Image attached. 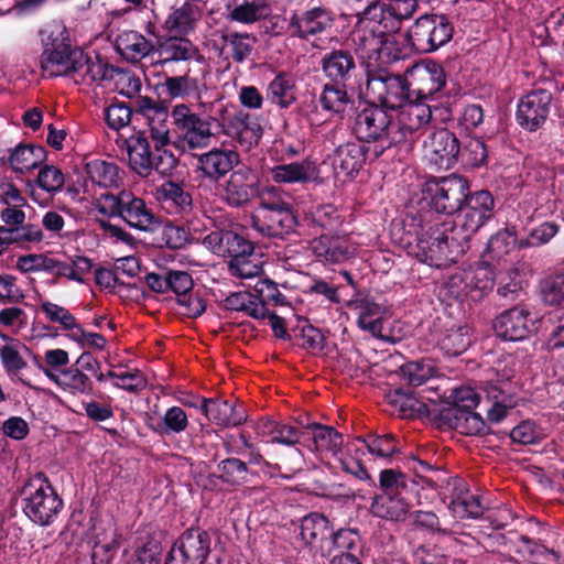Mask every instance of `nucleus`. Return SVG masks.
Returning a JSON list of instances; mask_svg holds the SVG:
<instances>
[{
  "mask_svg": "<svg viewBox=\"0 0 564 564\" xmlns=\"http://www.w3.org/2000/svg\"><path fill=\"white\" fill-rule=\"evenodd\" d=\"M495 199L488 191H477L464 202L457 220L434 216L431 212L409 216L416 241V258L431 267L442 268L457 262L469 249L473 236L492 216Z\"/></svg>",
  "mask_w": 564,
  "mask_h": 564,
  "instance_id": "f257e3e1",
  "label": "nucleus"
},
{
  "mask_svg": "<svg viewBox=\"0 0 564 564\" xmlns=\"http://www.w3.org/2000/svg\"><path fill=\"white\" fill-rule=\"evenodd\" d=\"M393 25L386 26L372 20L360 21L351 33L356 54L367 63V69L390 65L401 57L393 40Z\"/></svg>",
  "mask_w": 564,
  "mask_h": 564,
  "instance_id": "f03ea898",
  "label": "nucleus"
},
{
  "mask_svg": "<svg viewBox=\"0 0 564 564\" xmlns=\"http://www.w3.org/2000/svg\"><path fill=\"white\" fill-rule=\"evenodd\" d=\"M394 123L388 112L379 106H371L357 113L352 131L362 143H373V159L384 151L400 145V135H395Z\"/></svg>",
  "mask_w": 564,
  "mask_h": 564,
  "instance_id": "7ed1b4c3",
  "label": "nucleus"
},
{
  "mask_svg": "<svg viewBox=\"0 0 564 564\" xmlns=\"http://www.w3.org/2000/svg\"><path fill=\"white\" fill-rule=\"evenodd\" d=\"M20 494L25 516L39 525L52 524L63 508L62 498L43 473L28 479Z\"/></svg>",
  "mask_w": 564,
  "mask_h": 564,
  "instance_id": "20e7f679",
  "label": "nucleus"
},
{
  "mask_svg": "<svg viewBox=\"0 0 564 564\" xmlns=\"http://www.w3.org/2000/svg\"><path fill=\"white\" fill-rule=\"evenodd\" d=\"M494 371L498 381H487L482 386V392L486 400L491 403V406L487 409V420L491 423H499L517 404L514 388L510 382L516 375V359L511 355L501 357L497 360Z\"/></svg>",
  "mask_w": 564,
  "mask_h": 564,
  "instance_id": "39448f33",
  "label": "nucleus"
},
{
  "mask_svg": "<svg viewBox=\"0 0 564 564\" xmlns=\"http://www.w3.org/2000/svg\"><path fill=\"white\" fill-rule=\"evenodd\" d=\"M297 218L292 204L281 197L263 196L251 216V226L263 237L280 238L294 231Z\"/></svg>",
  "mask_w": 564,
  "mask_h": 564,
  "instance_id": "423d86ee",
  "label": "nucleus"
},
{
  "mask_svg": "<svg viewBox=\"0 0 564 564\" xmlns=\"http://www.w3.org/2000/svg\"><path fill=\"white\" fill-rule=\"evenodd\" d=\"M468 192V181L460 175L451 174L427 180L422 187V198L434 212L454 215L462 209Z\"/></svg>",
  "mask_w": 564,
  "mask_h": 564,
  "instance_id": "0eeeda50",
  "label": "nucleus"
},
{
  "mask_svg": "<svg viewBox=\"0 0 564 564\" xmlns=\"http://www.w3.org/2000/svg\"><path fill=\"white\" fill-rule=\"evenodd\" d=\"M97 209L109 217H121L129 226L139 230H152L155 224L154 215L144 200L128 191H121L117 195L101 193L97 199Z\"/></svg>",
  "mask_w": 564,
  "mask_h": 564,
  "instance_id": "6e6552de",
  "label": "nucleus"
},
{
  "mask_svg": "<svg viewBox=\"0 0 564 564\" xmlns=\"http://www.w3.org/2000/svg\"><path fill=\"white\" fill-rule=\"evenodd\" d=\"M366 95L382 109L402 107L410 100L405 73L392 74L384 66L367 69Z\"/></svg>",
  "mask_w": 564,
  "mask_h": 564,
  "instance_id": "1a4fd4ad",
  "label": "nucleus"
},
{
  "mask_svg": "<svg viewBox=\"0 0 564 564\" xmlns=\"http://www.w3.org/2000/svg\"><path fill=\"white\" fill-rule=\"evenodd\" d=\"M453 36V26L444 15L424 14L406 32L410 46L419 53H431Z\"/></svg>",
  "mask_w": 564,
  "mask_h": 564,
  "instance_id": "9d476101",
  "label": "nucleus"
},
{
  "mask_svg": "<svg viewBox=\"0 0 564 564\" xmlns=\"http://www.w3.org/2000/svg\"><path fill=\"white\" fill-rule=\"evenodd\" d=\"M218 127L223 134L247 152L259 144L263 134L260 117L242 109L227 112L226 108H223Z\"/></svg>",
  "mask_w": 564,
  "mask_h": 564,
  "instance_id": "9b49d317",
  "label": "nucleus"
},
{
  "mask_svg": "<svg viewBox=\"0 0 564 564\" xmlns=\"http://www.w3.org/2000/svg\"><path fill=\"white\" fill-rule=\"evenodd\" d=\"M410 100L427 102L441 93L447 82L444 67L436 62H421L405 70Z\"/></svg>",
  "mask_w": 564,
  "mask_h": 564,
  "instance_id": "f8f14e48",
  "label": "nucleus"
},
{
  "mask_svg": "<svg viewBox=\"0 0 564 564\" xmlns=\"http://www.w3.org/2000/svg\"><path fill=\"white\" fill-rule=\"evenodd\" d=\"M171 117L180 132L182 141L186 143L189 149L208 147L214 137L212 123H218L219 121V119L213 116L202 118L199 115L192 112L185 105H176L171 112Z\"/></svg>",
  "mask_w": 564,
  "mask_h": 564,
  "instance_id": "ddd939ff",
  "label": "nucleus"
},
{
  "mask_svg": "<svg viewBox=\"0 0 564 564\" xmlns=\"http://www.w3.org/2000/svg\"><path fill=\"white\" fill-rule=\"evenodd\" d=\"M212 539L199 529L185 530L167 553L165 564H205L210 553Z\"/></svg>",
  "mask_w": 564,
  "mask_h": 564,
  "instance_id": "4468645a",
  "label": "nucleus"
},
{
  "mask_svg": "<svg viewBox=\"0 0 564 564\" xmlns=\"http://www.w3.org/2000/svg\"><path fill=\"white\" fill-rule=\"evenodd\" d=\"M82 52L83 50L73 47L65 39L55 37L44 44L41 68L50 77L67 76L73 79Z\"/></svg>",
  "mask_w": 564,
  "mask_h": 564,
  "instance_id": "2eb2a0df",
  "label": "nucleus"
},
{
  "mask_svg": "<svg viewBox=\"0 0 564 564\" xmlns=\"http://www.w3.org/2000/svg\"><path fill=\"white\" fill-rule=\"evenodd\" d=\"M259 194V178L248 167L232 171L221 184V199L232 208H245Z\"/></svg>",
  "mask_w": 564,
  "mask_h": 564,
  "instance_id": "dca6fc26",
  "label": "nucleus"
},
{
  "mask_svg": "<svg viewBox=\"0 0 564 564\" xmlns=\"http://www.w3.org/2000/svg\"><path fill=\"white\" fill-rule=\"evenodd\" d=\"M552 100L553 96L546 89L538 88L527 93L518 102V123L529 131L539 129L550 115Z\"/></svg>",
  "mask_w": 564,
  "mask_h": 564,
  "instance_id": "f3484780",
  "label": "nucleus"
},
{
  "mask_svg": "<svg viewBox=\"0 0 564 564\" xmlns=\"http://www.w3.org/2000/svg\"><path fill=\"white\" fill-rule=\"evenodd\" d=\"M398 122L394 123L395 135H400V145L410 144L414 133L427 126L432 119V110L427 102L406 99L402 107L397 108Z\"/></svg>",
  "mask_w": 564,
  "mask_h": 564,
  "instance_id": "a211bd4d",
  "label": "nucleus"
},
{
  "mask_svg": "<svg viewBox=\"0 0 564 564\" xmlns=\"http://www.w3.org/2000/svg\"><path fill=\"white\" fill-rule=\"evenodd\" d=\"M203 243L214 253L229 257L234 265L238 260L247 259L253 253V243L231 230H215L204 237Z\"/></svg>",
  "mask_w": 564,
  "mask_h": 564,
  "instance_id": "6ab92c4d",
  "label": "nucleus"
},
{
  "mask_svg": "<svg viewBox=\"0 0 564 564\" xmlns=\"http://www.w3.org/2000/svg\"><path fill=\"white\" fill-rule=\"evenodd\" d=\"M425 155L438 169H451L458 161L459 140L449 130L433 131L424 141Z\"/></svg>",
  "mask_w": 564,
  "mask_h": 564,
  "instance_id": "aec40b11",
  "label": "nucleus"
},
{
  "mask_svg": "<svg viewBox=\"0 0 564 564\" xmlns=\"http://www.w3.org/2000/svg\"><path fill=\"white\" fill-rule=\"evenodd\" d=\"M534 328V317L524 306H514L502 312L494 323L498 337L518 341L525 339Z\"/></svg>",
  "mask_w": 564,
  "mask_h": 564,
  "instance_id": "412c9836",
  "label": "nucleus"
},
{
  "mask_svg": "<svg viewBox=\"0 0 564 564\" xmlns=\"http://www.w3.org/2000/svg\"><path fill=\"white\" fill-rule=\"evenodd\" d=\"M300 535L305 545L315 554L329 555V539L333 535L332 522L323 513L312 512L301 520Z\"/></svg>",
  "mask_w": 564,
  "mask_h": 564,
  "instance_id": "4be33fe9",
  "label": "nucleus"
},
{
  "mask_svg": "<svg viewBox=\"0 0 564 564\" xmlns=\"http://www.w3.org/2000/svg\"><path fill=\"white\" fill-rule=\"evenodd\" d=\"M312 252L327 263H341L356 252V246L347 235L322 234L311 242Z\"/></svg>",
  "mask_w": 564,
  "mask_h": 564,
  "instance_id": "5701e85b",
  "label": "nucleus"
},
{
  "mask_svg": "<svg viewBox=\"0 0 564 564\" xmlns=\"http://www.w3.org/2000/svg\"><path fill=\"white\" fill-rule=\"evenodd\" d=\"M372 149L359 141L339 145L333 158V169L337 176H349L357 173L365 164Z\"/></svg>",
  "mask_w": 564,
  "mask_h": 564,
  "instance_id": "b1692460",
  "label": "nucleus"
},
{
  "mask_svg": "<svg viewBox=\"0 0 564 564\" xmlns=\"http://www.w3.org/2000/svg\"><path fill=\"white\" fill-rule=\"evenodd\" d=\"M239 160L237 151L215 148L200 154L197 158V163L204 176L218 182L234 170Z\"/></svg>",
  "mask_w": 564,
  "mask_h": 564,
  "instance_id": "393cba45",
  "label": "nucleus"
},
{
  "mask_svg": "<svg viewBox=\"0 0 564 564\" xmlns=\"http://www.w3.org/2000/svg\"><path fill=\"white\" fill-rule=\"evenodd\" d=\"M321 66L325 77L338 84H348L357 70L354 54L346 48L325 53L321 59Z\"/></svg>",
  "mask_w": 564,
  "mask_h": 564,
  "instance_id": "a878e982",
  "label": "nucleus"
},
{
  "mask_svg": "<svg viewBox=\"0 0 564 564\" xmlns=\"http://www.w3.org/2000/svg\"><path fill=\"white\" fill-rule=\"evenodd\" d=\"M332 23L330 11L322 7H315L301 14H293L289 22V29L293 35L306 40L310 36L323 33L332 26Z\"/></svg>",
  "mask_w": 564,
  "mask_h": 564,
  "instance_id": "bb28decb",
  "label": "nucleus"
},
{
  "mask_svg": "<svg viewBox=\"0 0 564 564\" xmlns=\"http://www.w3.org/2000/svg\"><path fill=\"white\" fill-rule=\"evenodd\" d=\"M199 409L210 422L220 427L238 426L247 420L245 409L228 400L202 399Z\"/></svg>",
  "mask_w": 564,
  "mask_h": 564,
  "instance_id": "cd10ccee",
  "label": "nucleus"
},
{
  "mask_svg": "<svg viewBox=\"0 0 564 564\" xmlns=\"http://www.w3.org/2000/svg\"><path fill=\"white\" fill-rule=\"evenodd\" d=\"M528 264L518 262L497 272V294L501 300L513 302L522 294L528 276Z\"/></svg>",
  "mask_w": 564,
  "mask_h": 564,
  "instance_id": "c85d7f7f",
  "label": "nucleus"
},
{
  "mask_svg": "<svg viewBox=\"0 0 564 564\" xmlns=\"http://www.w3.org/2000/svg\"><path fill=\"white\" fill-rule=\"evenodd\" d=\"M85 173L84 187L86 192L95 187L102 189L118 188L121 183L119 167L115 163L104 160L88 161L85 164Z\"/></svg>",
  "mask_w": 564,
  "mask_h": 564,
  "instance_id": "c756f323",
  "label": "nucleus"
},
{
  "mask_svg": "<svg viewBox=\"0 0 564 564\" xmlns=\"http://www.w3.org/2000/svg\"><path fill=\"white\" fill-rule=\"evenodd\" d=\"M156 52L161 64L202 58L197 46L184 36H169L159 41Z\"/></svg>",
  "mask_w": 564,
  "mask_h": 564,
  "instance_id": "7c9ffc66",
  "label": "nucleus"
},
{
  "mask_svg": "<svg viewBox=\"0 0 564 564\" xmlns=\"http://www.w3.org/2000/svg\"><path fill=\"white\" fill-rule=\"evenodd\" d=\"M117 52L129 62H139L155 50V44L137 31L120 32L115 42Z\"/></svg>",
  "mask_w": 564,
  "mask_h": 564,
  "instance_id": "2f4dec72",
  "label": "nucleus"
},
{
  "mask_svg": "<svg viewBox=\"0 0 564 564\" xmlns=\"http://www.w3.org/2000/svg\"><path fill=\"white\" fill-rule=\"evenodd\" d=\"M127 149L130 167L141 177L151 175V160L153 154L150 150V141L145 131H139L127 140Z\"/></svg>",
  "mask_w": 564,
  "mask_h": 564,
  "instance_id": "473e14b6",
  "label": "nucleus"
},
{
  "mask_svg": "<svg viewBox=\"0 0 564 564\" xmlns=\"http://www.w3.org/2000/svg\"><path fill=\"white\" fill-rule=\"evenodd\" d=\"M77 69L73 80L76 84L91 85L93 83L111 80L117 69L108 63L89 57L84 51L79 54Z\"/></svg>",
  "mask_w": 564,
  "mask_h": 564,
  "instance_id": "72a5a7b5",
  "label": "nucleus"
},
{
  "mask_svg": "<svg viewBox=\"0 0 564 564\" xmlns=\"http://www.w3.org/2000/svg\"><path fill=\"white\" fill-rule=\"evenodd\" d=\"M267 98L279 108H290L297 100L295 77L285 72L278 73L267 87Z\"/></svg>",
  "mask_w": 564,
  "mask_h": 564,
  "instance_id": "f704fd0d",
  "label": "nucleus"
},
{
  "mask_svg": "<svg viewBox=\"0 0 564 564\" xmlns=\"http://www.w3.org/2000/svg\"><path fill=\"white\" fill-rule=\"evenodd\" d=\"M410 503L403 492H382L372 499L370 511L375 517L399 521L409 512Z\"/></svg>",
  "mask_w": 564,
  "mask_h": 564,
  "instance_id": "c9c22d12",
  "label": "nucleus"
},
{
  "mask_svg": "<svg viewBox=\"0 0 564 564\" xmlns=\"http://www.w3.org/2000/svg\"><path fill=\"white\" fill-rule=\"evenodd\" d=\"M306 429L311 430L310 440L312 444L308 445L310 449L317 453L330 454L332 456H337L340 453L344 437L334 427L312 423L307 424Z\"/></svg>",
  "mask_w": 564,
  "mask_h": 564,
  "instance_id": "e433bc0d",
  "label": "nucleus"
},
{
  "mask_svg": "<svg viewBox=\"0 0 564 564\" xmlns=\"http://www.w3.org/2000/svg\"><path fill=\"white\" fill-rule=\"evenodd\" d=\"M45 159L43 147L20 143L11 150L8 161L15 173L23 174L40 166Z\"/></svg>",
  "mask_w": 564,
  "mask_h": 564,
  "instance_id": "4c0bfd02",
  "label": "nucleus"
},
{
  "mask_svg": "<svg viewBox=\"0 0 564 564\" xmlns=\"http://www.w3.org/2000/svg\"><path fill=\"white\" fill-rule=\"evenodd\" d=\"M270 174L275 183H307L316 176V169L311 161L292 162L271 167Z\"/></svg>",
  "mask_w": 564,
  "mask_h": 564,
  "instance_id": "58836bf2",
  "label": "nucleus"
},
{
  "mask_svg": "<svg viewBox=\"0 0 564 564\" xmlns=\"http://www.w3.org/2000/svg\"><path fill=\"white\" fill-rule=\"evenodd\" d=\"M471 339L466 326L452 325L440 330L436 336V345L447 356H458L470 345Z\"/></svg>",
  "mask_w": 564,
  "mask_h": 564,
  "instance_id": "ea45409f",
  "label": "nucleus"
},
{
  "mask_svg": "<svg viewBox=\"0 0 564 564\" xmlns=\"http://www.w3.org/2000/svg\"><path fill=\"white\" fill-rule=\"evenodd\" d=\"M224 307L229 311L243 312L248 316L262 319L267 315V306L258 301V296L249 292H235L224 300Z\"/></svg>",
  "mask_w": 564,
  "mask_h": 564,
  "instance_id": "a19ab883",
  "label": "nucleus"
},
{
  "mask_svg": "<svg viewBox=\"0 0 564 564\" xmlns=\"http://www.w3.org/2000/svg\"><path fill=\"white\" fill-rule=\"evenodd\" d=\"M383 18L376 22L386 26L393 25V33L400 29V22L412 18L417 9V0H391L388 4H381Z\"/></svg>",
  "mask_w": 564,
  "mask_h": 564,
  "instance_id": "79ce46f5",
  "label": "nucleus"
},
{
  "mask_svg": "<svg viewBox=\"0 0 564 564\" xmlns=\"http://www.w3.org/2000/svg\"><path fill=\"white\" fill-rule=\"evenodd\" d=\"M446 417L456 431L465 435L481 434L486 430V422L474 411L448 409Z\"/></svg>",
  "mask_w": 564,
  "mask_h": 564,
  "instance_id": "37998d69",
  "label": "nucleus"
},
{
  "mask_svg": "<svg viewBox=\"0 0 564 564\" xmlns=\"http://www.w3.org/2000/svg\"><path fill=\"white\" fill-rule=\"evenodd\" d=\"M224 42L230 50V56L236 63H243L249 59L254 51L257 37L251 33L229 32L224 34Z\"/></svg>",
  "mask_w": 564,
  "mask_h": 564,
  "instance_id": "c03bdc74",
  "label": "nucleus"
},
{
  "mask_svg": "<svg viewBox=\"0 0 564 564\" xmlns=\"http://www.w3.org/2000/svg\"><path fill=\"white\" fill-rule=\"evenodd\" d=\"M347 84L328 83L325 84L319 95L318 101L325 111L341 113L345 111L350 98L346 90Z\"/></svg>",
  "mask_w": 564,
  "mask_h": 564,
  "instance_id": "a18cd8bd",
  "label": "nucleus"
},
{
  "mask_svg": "<svg viewBox=\"0 0 564 564\" xmlns=\"http://www.w3.org/2000/svg\"><path fill=\"white\" fill-rule=\"evenodd\" d=\"M226 20L229 22H238L242 24H252L265 18L264 6H257L251 0H243L242 3L236 6H226Z\"/></svg>",
  "mask_w": 564,
  "mask_h": 564,
  "instance_id": "49530a36",
  "label": "nucleus"
},
{
  "mask_svg": "<svg viewBox=\"0 0 564 564\" xmlns=\"http://www.w3.org/2000/svg\"><path fill=\"white\" fill-rule=\"evenodd\" d=\"M3 340L6 344L0 347V359L3 369L9 376H15L26 367V361L21 355V349L25 346L20 340L9 336L8 339Z\"/></svg>",
  "mask_w": 564,
  "mask_h": 564,
  "instance_id": "de8ad7c7",
  "label": "nucleus"
},
{
  "mask_svg": "<svg viewBox=\"0 0 564 564\" xmlns=\"http://www.w3.org/2000/svg\"><path fill=\"white\" fill-rule=\"evenodd\" d=\"M488 158V151L485 142L479 138H466L459 142L458 160L469 167H479L484 165Z\"/></svg>",
  "mask_w": 564,
  "mask_h": 564,
  "instance_id": "09e8293b",
  "label": "nucleus"
},
{
  "mask_svg": "<svg viewBox=\"0 0 564 564\" xmlns=\"http://www.w3.org/2000/svg\"><path fill=\"white\" fill-rule=\"evenodd\" d=\"M161 194L165 203H170L176 213L187 215L193 209V198L188 191L174 182H165L161 186Z\"/></svg>",
  "mask_w": 564,
  "mask_h": 564,
  "instance_id": "8fccbe9b",
  "label": "nucleus"
},
{
  "mask_svg": "<svg viewBox=\"0 0 564 564\" xmlns=\"http://www.w3.org/2000/svg\"><path fill=\"white\" fill-rule=\"evenodd\" d=\"M466 274L471 293L478 292V296L492 289L497 276V272L488 262L478 263L474 269L466 271Z\"/></svg>",
  "mask_w": 564,
  "mask_h": 564,
  "instance_id": "3c124183",
  "label": "nucleus"
},
{
  "mask_svg": "<svg viewBox=\"0 0 564 564\" xmlns=\"http://www.w3.org/2000/svg\"><path fill=\"white\" fill-rule=\"evenodd\" d=\"M40 310L48 322L58 324L62 330L73 333L79 325L69 310L51 301H42Z\"/></svg>",
  "mask_w": 564,
  "mask_h": 564,
  "instance_id": "603ef678",
  "label": "nucleus"
},
{
  "mask_svg": "<svg viewBox=\"0 0 564 564\" xmlns=\"http://www.w3.org/2000/svg\"><path fill=\"white\" fill-rule=\"evenodd\" d=\"M452 398L453 405L449 409L473 411L477 405H480L487 412V409L491 406V403L486 400L482 388L480 392H476L470 387H462L453 391Z\"/></svg>",
  "mask_w": 564,
  "mask_h": 564,
  "instance_id": "864d4df0",
  "label": "nucleus"
},
{
  "mask_svg": "<svg viewBox=\"0 0 564 564\" xmlns=\"http://www.w3.org/2000/svg\"><path fill=\"white\" fill-rule=\"evenodd\" d=\"M118 550L117 534L115 530L110 533L96 535L91 551V564H111Z\"/></svg>",
  "mask_w": 564,
  "mask_h": 564,
  "instance_id": "5fc2aeb1",
  "label": "nucleus"
},
{
  "mask_svg": "<svg viewBox=\"0 0 564 564\" xmlns=\"http://www.w3.org/2000/svg\"><path fill=\"white\" fill-rule=\"evenodd\" d=\"M188 426V417L185 411L180 406H172L165 412L162 422L153 425L151 429L161 435L171 433H182Z\"/></svg>",
  "mask_w": 564,
  "mask_h": 564,
  "instance_id": "6e6d98bb",
  "label": "nucleus"
},
{
  "mask_svg": "<svg viewBox=\"0 0 564 564\" xmlns=\"http://www.w3.org/2000/svg\"><path fill=\"white\" fill-rule=\"evenodd\" d=\"M217 469L221 481L231 486H240L248 480L247 464L238 458H226L221 460Z\"/></svg>",
  "mask_w": 564,
  "mask_h": 564,
  "instance_id": "4d7b16f0",
  "label": "nucleus"
},
{
  "mask_svg": "<svg viewBox=\"0 0 564 564\" xmlns=\"http://www.w3.org/2000/svg\"><path fill=\"white\" fill-rule=\"evenodd\" d=\"M389 403L394 406L403 417L421 414L425 405L410 393L397 389L387 394Z\"/></svg>",
  "mask_w": 564,
  "mask_h": 564,
  "instance_id": "13d9d810",
  "label": "nucleus"
},
{
  "mask_svg": "<svg viewBox=\"0 0 564 564\" xmlns=\"http://www.w3.org/2000/svg\"><path fill=\"white\" fill-rule=\"evenodd\" d=\"M448 509L454 518L477 519L482 516L485 507L478 496L470 494L459 500H449Z\"/></svg>",
  "mask_w": 564,
  "mask_h": 564,
  "instance_id": "bf43d9fd",
  "label": "nucleus"
},
{
  "mask_svg": "<svg viewBox=\"0 0 564 564\" xmlns=\"http://www.w3.org/2000/svg\"><path fill=\"white\" fill-rule=\"evenodd\" d=\"M519 239L512 228H506L494 235L487 245V251L492 258L500 259L508 254L514 247L519 248Z\"/></svg>",
  "mask_w": 564,
  "mask_h": 564,
  "instance_id": "052dcab7",
  "label": "nucleus"
},
{
  "mask_svg": "<svg viewBox=\"0 0 564 564\" xmlns=\"http://www.w3.org/2000/svg\"><path fill=\"white\" fill-rule=\"evenodd\" d=\"M62 389L74 395L90 394L94 390V383L86 373L70 367L63 370Z\"/></svg>",
  "mask_w": 564,
  "mask_h": 564,
  "instance_id": "680f3d73",
  "label": "nucleus"
},
{
  "mask_svg": "<svg viewBox=\"0 0 564 564\" xmlns=\"http://www.w3.org/2000/svg\"><path fill=\"white\" fill-rule=\"evenodd\" d=\"M361 441L368 452L380 458H390L399 452L398 442L392 434L386 435H373L368 438L358 437Z\"/></svg>",
  "mask_w": 564,
  "mask_h": 564,
  "instance_id": "e2e57ef3",
  "label": "nucleus"
},
{
  "mask_svg": "<svg viewBox=\"0 0 564 564\" xmlns=\"http://www.w3.org/2000/svg\"><path fill=\"white\" fill-rule=\"evenodd\" d=\"M360 328L368 330L372 336H379L382 330V311L380 305L365 302L358 317Z\"/></svg>",
  "mask_w": 564,
  "mask_h": 564,
  "instance_id": "0e129e2a",
  "label": "nucleus"
},
{
  "mask_svg": "<svg viewBox=\"0 0 564 564\" xmlns=\"http://www.w3.org/2000/svg\"><path fill=\"white\" fill-rule=\"evenodd\" d=\"M334 550L340 552H355L357 555L360 553V535L356 530L339 529L333 530V535L329 539V555Z\"/></svg>",
  "mask_w": 564,
  "mask_h": 564,
  "instance_id": "69168bd1",
  "label": "nucleus"
},
{
  "mask_svg": "<svg viewBox=\"0 0 564 564\" xmlns=\"http://www.w3.org/2000/svg\"><path fill=\"white\" fill-rule=\"evenodd\" d=\"M197 8L191 3H184L175 9L169 17L166 24L171 30L187 32L193 29L197 20Z\"/></svg>",
  "mask_w": 564,
  "mask_h": 564,
  "instance_id": "338daca9",
  "label": "nucleus"
},
{
  "mask_svg": "<svg viewBox=\"0 0 564 564\" xmlns=\"http://www.w3.org/2000/svg\"><path fill=\"white\" fill-rule=\"evenodd\" d=\"M541 294L546 304L558 305L564 301V270L546 276L541 282Z\"/></svg>",
  "mask_w": 564,
  "mask_h": 564,
  "instance_id": "774afa93",
  "label": "nucleus"
}]
</instances>
